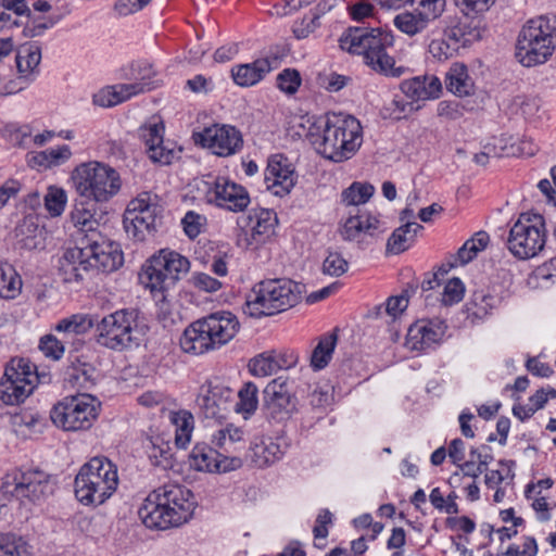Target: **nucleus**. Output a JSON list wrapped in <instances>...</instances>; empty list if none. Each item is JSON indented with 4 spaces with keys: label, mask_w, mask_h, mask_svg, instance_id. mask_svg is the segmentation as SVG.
Returning a JSON list of instances; mask_svg holds the SVG:
<instances>
[{
    "label": "nucleus",
    "mask_w": 556,
    "mask_h": 556,
    "mask_svg": "<svg viewBox=\"0 0 556 556\" xmlns=\"http://www.w3.org/2000/svg\"><path fill=\"white\" fill-rule=\"evenodd\" d=\"M194 508V496L189 489L164 484L149 494L138 514L147 528L165 530L186 523Z\"/></svg>",
    "instance_id": "f257e3e1"
},
{
    "label": "nucleus",
    "mask_w": 556,
    "mask_h": 556,
    "mask_svg": "<svg viewBox=\"0 0 556 556\" xmlns=\"http://www.w3.org/2000/svg\"><path fill=\"white\" fill-rule=\"evenodd\" d=\"M238 317L229 311L208 314L191 323L179 339L181 350L191 355H202L220 349L239 332Z\"/></svg>",
    "instance_id": "f03ea898"
},
{
    "label": "nucleus",
    "mask_w": 556,
    "mask_h": 556,
    "mask_svg": "<svg viewBox=\"0 0 556 556\" xmlns=\"http://www.w3.org/2000/svg\"><path fill=\"white\" fill-rule=\"evenodd\" d=\"M393 43V35L379 28H350L340 38V47L350 53L363 55L365 64L374 72L389 77H400L404 74L405 67L395 66L394 59L386 51Z\"/></svg>",
    "instance_id": "7ed1b4c3"
},
{
    "label": "nucleus",
    "mask_w": 556,
    "mask_h": 556,
    "mask_svg": "<svg viewBox=\"0 0 556 556\" xmlns=\"http://www.w3.org/2000/svg\"><path fill=\"white\" fill-rule=\"evenodd\" d=\"M313 143L326 159L340 163L350 160L363 143L361 122L349 114H331L327 116L323 134Z\"/></svg>",
    "instance_id": "20e7f679"
},
{
    "label": "nucleus",
    "mask_w": 556,
    "mask_h": 556,
    "mask_svg": "<svg viewBox=\"0 0 556 556\" xmlns=\"http://www.w3.org/2000/svg\"><path fill=\"white\" fill-rule=\"evenodd\" d=\"M76 193L81 199L80 205L106 203L122 188L119 173L109 164L89 161L77 165L71 175Z\"/></svg>",
    "instance_id": "39448f33"
},
{
    "label": "nucleus",
    "mask_w": 556,
    "mask_h": 556,
    "mask_svg": "<svg viewBox=\"0 0 556 556\" xmlns=\"http://www.w3.org/2000/svg\"><path fill=\"white\" fill-rule=\"evenodd\" d=\"M556 49V16L540 15L529 20L520 29L515 56L526 66L546 63Z\"/></svg>",
    "instance_id": "423d86ee"
},
{
    "label": "nucleus",
    "mask_w": 556,
    "mask_h": 556,
    "mask_svg": "<svg viewBox=\"0 0 556 556\" xmlns=\"http://www.w3.org/2000/svg\"><path fill=\"white\" fill-rule=\"evenodd\" d=\"M303 286L287 278L267 279L256 283L245 302L247 313L260 318L285 312L296 305Z\"/></svg>",
    "instance_id": "0eeeda50"
},
{
    "label": "nucleus",
    "mask_w": 556,
    "mask_h": 556,
    "mask_svg": "<svg viewBox=\"0 0 556 556\" xmlns=\"http://www.w3.org/2000/svg\"><path fill=\"white\" fill-rule=\"evenodd\" d=\"M117 485L116 466L105 457H93L76 475L74 492L83 505L98 506L113 495Z\"/></svg>",
    "instance_id": "6e6552de"
},
{
    "label": "nucleus",
    "mask_w": 556,
    "mask_h": 556,
    "mask_svg": "<svg viewBox=\"0 0 556 556\" xmlns=\"http://www.w3.org/2000/svg\"><path fill=\"white\" fill-rule=\"evenodd\" d=\"M96 332L100 345L121 352L140 344L143 327L139 323V312L125 308L104 316L97 324Z\"/></svg>",
    "instance_id": "1a4fd4ad"
},
{
    "label": "nucleus",
    "mask_w": 556,
    "mask_h": 556,
    "mask_svg": "<svg viewBox=\"0 0 556 556\" xmlns=\"http://www.w3.org/2000/svg\"><path fill=\"white\" fill-rule=\"evenodd\" d=\"M100 402L88 393L64 397L51 410L53 424L65 431L89 429L99 416Z\"/></svg>",
    "instance_id": "9d476101"
},
{
    "label": "nucleus",
    "mask_w": 556,
    "mask_h": 556,
    "mask_svg": "<svg viewBox=\"0 0 556 556\" xmlns=\"http://www.w3.org/2000/svg\"><path fill=\"white\" fill-rule=\"evenodd\" d=\"M161 211L160 198L156 194L139 193L128 203L124 213L123 224L128 237L140 242L152 237Z\"/></svg>",
    "instance_id": "9b49d317"
},
{
    "label": "nucleus",
    "mask_w": 556,
    "mask_h": 556,
    "mask_svg": "<svg viewBox=\"0 0 556 556\" xmlns=\"http://www.w3.org/2000/svg\"><path fill=\"white\" fill-rule=\"evenodd\" d=\"M189 269L190 262L187 257L173 250L162 249L144 267L147 285L151 291L163 292L173 288Z\"/></svg>",
    "instance_id": "f8f14e48"
},
{
    "label": "nucleus",
    "mask_w": 556,
    "mask_h": 556,
    "mask_svg": "<svg viewBox=\"0 0 556 556\" xmlns=\"http://www.w3.org/2000/svg\"><path fill=\"white\" fill-rule=\"evenodd\" d=\"M0 490L22 504L39 503L52 494L53 483L49 475L41 470H14L2 478Z\"/></svg>",
    "instance_id": "ddd939ff"
},
{
    "label": "nucleus",
    "mask_w": 556,
    "mask_h": 556,
    "mask_svg": "<svg viewBox=\"0 0 556 556\" xmlns=\"http://www.w3.org/2000/svg\"><path fill=\"white\" fill-rule=\"evenodd\" d=\"M37 374L25 358H12L0 380V401L5 405H18L34 391Z\"/></svg>",
    "instance_id": "4468645a"
},
{
    "label": "nucleus",
    "mask_w": 556,
    "mask_h": 556,
    "mask_svg": "<svg viewBox=\"0 0 556 556\" xmlns=\"http://www.w3.org/2000/svg\"><path fill=\"white\" fill-rule=\"evenodd\" d=\"M544 222L541 215L521 214L509 231L507 245L517 257L535 256L545 244Z\"/></svg>",
    "instance_id": "2eb2a0df"
},
{
    "label": "nucleus",
    "mask_w": 556,
    "mask_h": 556,
    "mask_svg": "<svg viewBox=\"0 0 556 556\" xmlns=\"http://www.w3.org/2000/svg\"><path fill=\"white\" fill-rule=\"evenodd\" d=\"M199 190L207 204L235 213L243 212L251 202L243 186L223 176L208 177L201 182Z\"/></svg>",
    "instance_id": "dca6fc26"
},
{
    "label": "nucleus",
    "mask_w": 556,
    "mask_h": 556,
    "mask_svg": "<svg viewBox=\"0 0 556 556\" xmlns=\"http://www.w3.org/2000/svg\"><path fill=\"white\" fill-rule=\"evenodd\" d=\"M276 224L275 212L266 208L253 210L248 216L238 219L240 232L237 236V244L248 249L265 242L274 233Z\"/></svg>",
    "instance_id": "f3484780"
},
{
    "label": "nucleus",
    "mask_w": 556,
    "mask_h": 556,
    "mask_svg": "<svg viewBox=\"0 0 556 556\" xmlns=\"http://www.w3.org/2000/svg\"><path fill=\"white\" fill-rule=\"evenodd\" d=\"M265 412L268 419L282 422L296 412L298 401L288 379L278 377L264 390Z\"/></svg>",
    "instance_id": "a211bd4d"
},
{
    "label": "nucleus",
    "mask_w": 556,
    "mask_h": 556,
    "mask_svg": "<svg viewBox=\"0 0 556 556\" xmlns=\"http://www.w3.org/2000/svg\"><path fill=\"white\" fill-rule=\"evenodd\" d=\"M86 253L91 261V270L114 271L123 265V252L115 242L106 240L101 232L85 239Z\"/></svg>",
    "instance_id": "6ab92c4d"
},
{
    "label": "nucleus",
    "mask_w": 556,
    "mask_h": 556,
    "mask_svg": "<svg viewBox=\"0 0 556 556\" xmlns=\"http://www.w3.org/2000/svg\"><path fill=\"white\" fill-rule=\"evenodd\" d=\"M189 465L197 471L227 472L241 467L242 460L238 456L224 455L216 447L201 442L193 446L189 455Z\"/></svg>",
    "instance_id": "aec40b11"
},
{
    "label": "nucleus",
    "mask_w": 556,
    "mask_h": 556,
    "mask_svg": "<svg viewBox=\"0 0 556 556\" xmlns=\"http://www.w3.org/2000/svg\"><path fill=\"white\" fill-rule=\"evenodd\" d=\"M384 230L383 224L377 216L354 207L341 224L340 235L345 241H355L361 244Z\"/></svg>",
    "instance_id": "412c9836"
},
{
    "label": "nucleus",
    "mask_w": 556,
    "mask_h": 556,
    "mask_svg": "<svg viewBox=\"0 0 556 556\" xmlns=\"http://www.w3.org/2000/svg\"><path fill=\"white\" fill-rule=\"evenodd\" d=\"M298 180L293 164L282 154H275L268 160L265 169L266 188L277 197L291 192Z\"/></svg>",
    "instance_id": "4be33fe9"
},
{
    "label": "nucleus",
    "mask_w": 556,
    "mask_h": 556,
    "mask_svg": "<svg viewBox=\"0 0 556 556\" xmlns=\"http://www.w3.org/2000/svg\"><path fill=\"white\" fill-rule=\"evenodd\" d=\"M446 329L441 319L418 320L408 328L405 346L410 351H426L442 341Z\"/></svg>",
    "instance_id": "5701e85b"
},
{
    "label": "nucleus",
    "mask_w": 556,
    "mask_h": 556,
    "mask_svg": "<svg viewBox=\"0 0 556 556\" xmlns=\"http://www.w3.org/2000/svg\"><path fill=\"white\" fill-rule=\"evenodd\" d=\"M199 136L201 144L218 156L231 155L242 146L241 135L232 126L214 125L205 128Z\"/></svg>",
    "instance_id": "b1692460"
},
{
    "label": "nucleus",
    "mask_w": 556,
    "mask_h": 556,
    "mask_svg": "<svg viewBox=\"0 0 556 556\" xmlns=\"http://www.w3.org/2000/svg\"><path fill=\"white\" fill-rule=\"evenodd\" d=\"M233 396V391L218 380L204 382L197 396V404L207 418L218 417L227 409Z\"/></svg>",
    "instance_id": "393cba45"
},
{
    "label": "nucleus",
    "mask_w": 556,
    "mask_h": 556,
    "mask_svg": "<svg viewBox=\"0 0 556 556\" xmlns=\"http://www.w3.org/2000/svg\"><path fill=\"white\" fill-rule=\"evenodd\" d=\"M90 270L85 239H80V245L66 249L59 260V274L66 283L83 281Z\"/></svg>",
    "instance_id": "a878e982"
},
{
    "label": "nucleus",
    "mask_w": 556,
    "mask_h": 556,
    "mask_svg": "<svg viewBox=\"0 0 556 556\" xmlns=\"http://www.w3.org/2000/svg\"><path fill=\"white\" fill-rule=\"evenodd\" d=\"M163 132L164 125L159 121H151L139 129L149 157L155 163L166 165L175 157V150L164 143Z\"/></svg>",
    "instance_id": "bb28decb"
},
{
    "label": "nucleus",
    "mask_w": 556,
    "mask_h": 556,
    "mask_svg": "<svg viewBox=\"0 0 556 556\" xmlns=\"http://www.w3.org/2000/svg\"><path fill=\"white\" fill-rule=\"evenodd\" d=\"M401 90L413 102L428 101L440 97L442 84L434 75L416 76L402 81Z\"/></svg>",
    "instance_id": "cd10ccee"
},
{
    "label": "nucleus",
    "mask_w": 556,
    "mask_h": 556,
    "mask_svg": "<svg viewBox=\"0 0 556 556\" xmlns=\"http://www.w3.org/2000/svg\"><path fill=\"white\" fill-rule=\"evenodd\" d=\"M277 65V59H257L252 63L236 65L231 68L233 81L241 87H251L261 81Z\"/></svg>",
    "instance_id": "c85d7f7f"
},
{
    "label": "nucleus",
    "mask_w": 556,
    "mask_h": 556,
    "mask_svg": "<svg viewBox=\"0 0 556 556\" xmlns=\"http://www.w3.org/2000/svg\"><path fill=\"white\" fill-rule=\"evenodd\" d=\"M41 48L37 42H26L18 47L15 62L20 79L26 83L34 81L39 74Z\"/></svg>",
    "instance_id": "c756f323"
},
{
    "label": "nucleus",
    "mask_w": 556,
    "mask_h": 556,
    "mask_svg": "<svg viewBox=\"0 0 556 556\" xmlns=\"http://www.w3.org/2000/svg\"><path fill=\"white\" fill-rule=\"evenodd\" d=\"M144 92L143 84H118L100 89L93 94V104L101 108H111L131 97Z\"/></svg>",
    "instance_id": "7c9ffc66"
},
{
    "label": "nucleus",
    "mask_w": 556,
    "mask_h": 556,
    "mask_svg": "<svg viewBox=\"0 0 556 556\" xmlns=\"http://www.w3.org/2000/svg\"><path fill=\"white\" fill-rule=\"evenodd\" d=\"M212 444L224 455L235 454L245 446V431L233 424H228L212 434Z\"/></svg>",
    "instance_id": "2f4dec72"
},
{
    "label": "nucleus",
    "mask_w": 556,
    "mask_h": 556,
    "mask_svg": "<svg viewBox=\"0 0 556 556\" xmlns=\"http://www.w3.org/2000/svg\"><path fill=\"white\" fill-rule=\"evenodd\" d=\"M293 364L294 359L288 358L276 351H267L256 355L249 362V370L255 377H267Z\"/></svg>",
    "instance_id": "473e14b6"
},
{
    "label": "nucleus",
    "mask_w": 556,
    "mask_h": 556,
    "mask_svg": "<svg viewBox=\"0 0 556 556\" xmlns=\"http://www.w3.org/2000/svg\"><path fill=\"white\" fill-rule=\"evenodd\" d=\"M285 454V446L277 439L261 438L250 447L251 462L260 468L279 460Z\"/></svg>",
    "instance_id": "72a5a7b5"
},
{
    "label": "nucleus",
    "mask_w": 556,
    "mask_h": 556,
    "mask_svg": "<svg viewBox=\"0 0 556 556\" xmlns=\"http://www.w3.org/2000/svg\"><path fill=\"white\" fill-rule=\"evenodd\" d=\"M446 89L458 96H469L473 90V80L468 74V68L463 63H454L445 74Z\"/></svg>",
    "instance_id": "f704fd0d"
},
{
    "label": "nucleus",
    "mask_w": 556,
    "mask_h": 556,
    "mask_svg": "<svg viewBox=\"0 0 556 556\" xmlns=\"http://www.w3.org/2000/svg\"><path fill=\"white\" fill-rule=\"evenodd\" d=\"M422 229V226L415 222H407L396 228L387 242V251L392 254H400L406 251L415 241V238Z\"/></svg>",
    "instance_id": "c9c22d12"
},
{
    "label": "nucleus",
    "mask_w": 556,
    "mask_h": 556,
    "mask_svg": "<svg viewBox=\"0 0 556 556\" xmlns=\"http://www.w3.org/2000/svg\"><path fill=\"white\" fill-rule=\"evenodd\" d=\"M71 156V148L63 144L31 154L28 159V164L34 168L46 169L64 164Z\"/></svg>",
    "instance_id": "e433bc0d"
},
{
    "label": "nucleus",
    "mask_w": 556,
    "mask_h": 556,
    "mask_svg": "<svg viewBox=\"0 0 556 556\" xmlns=\"http://www.w3.org/2000/svg\"><path fill=\"white\" fill-rule=\"evenodd\" d=\"M170 421L175 428V443L178 447H186L190 442L194 428V419L190 412L179 410L170 413Z\"/></svg>",
    "instance_id": "4c0bfd02"
},
{
    "label": "nucleus",
    "mask_w": 556,
    "mask_h": 556,
    "mask_svg": "<svg viewBox=\"0 0 556 556\" xmlns=\"http://www.w3.org/2000/svg\"><path fill=\"white\" fill-rule=\"evenodd\" d=\"M22 290V279L16 270L7 263L0 262V296L15 299Z\"/></svg>",
    "instance_id": "58836bf2"
},
{
    "label": "nucleus",
    "mask_w": 556,
    "mask_h": 556,
    "mask_svg": "<svg viewBox=\"0 0 556 556\" xmlns=\"http://www.w3.org/2000/svg\"><path fill=\"white\" fill-rule=\"evenodd\" d=\"M33 547L14 533L0 534V556H31Z\"/></svg>",
    "instance_id": "ea45409f"
},
{
    "label": "nucleus",
    "mask_w": 556,
    "mask_h": 556,
    "mask_svg": "<svg viewBox=\"0 0 556 556\" xmlns=\"http://www.w3.org/2000/svg\"><path fill=\"white\" fill-rule=\"evenodd\" d=\"M430 22L417 12H402L394 16L393 24L402 33L408 36H415L424 31Z\"/></svg>",
    "instance_id": "a19ab883"
},
{
    "label": "nucleus",
    "mask_w": 556,
    "mask_h": 556,
    "mask_svg": "<svg viewBox=\"0 0 556 556\" xmlns=\"http://www.w3.org/2000/svg\"><path fill=\"white\" fill-rule=\"evenodd\" d=\"M336 344L337 336L334 333L325 334L320 338L311 357V364L315 369L319 370L328 365L334 351Z\"/></svg>",
    "instance_id": "79ce46f5"
},
{
    "label": "nucleus",
    "mask_w": 556,
    "mask_h": 556,
    "mask_svg": "<svg viewBox=\"0 0 556 556\" xmlns=\"http://www.w3.org/2000/svg\"><path fill=\"white\" fill-rule=\"evenodd\" d=\"M93 327V321L88 315L75 314L61 319L54 327L55 331L67 336L84 334Z\"/></svg>",
    "instance_id": "37998d69"
},
{
    "label": "nucleus",
    "mask_w": 556,
    "mask_h": 556,
    "mask_svg": "<svg viewBox=\"0 0 556 556\" xmlns=\"http://www.w3.org/2000/svg\"><path fill=\"white\" fill-rule=\"evenodd\" d=\"M155 75L153 66L150 62L144 60H139L132 62L127 72L125 73V78L135 80L132 84H143L144 92L154 88L152 77Z\"/></svg>",
    "instance_id": "c03bdc74"
},
{
    "label": "nucleus",
    "mask_w": 556,
    "mask_h": 556,
    "mask_svg": "<svg viewBox=\"0 0 556 556\" xmlns=\"http://www.w3.org/2000/svg\"><path fill=\"white\" fill-rule=\"evenodd\" d=\"M258 389L253 382H245L238 391L236 412L248 416L252 415L258 406Z\"/></svg>",
    "instance_id": "a18cd8bd"
},
{
    "label": "nucleus",
    "mask_w": 556,
    "mask_h": 556,
    "mask_svg": "<svg viewBox=\"0 0 556 556\" xmlns=\"http://www.w3.org/2000/svg\"><path fill=\"white\" fill-rule=\"evenodd\" d=\"M500 300L484 291H476L472 294L468 311L475 318L482 319L486 317L498 304Z\"/></svg>",
    "instance_id": "49530a36"
},
{
    "label": "nucleus",
    "mask_w": 556,
    "mask_h": 556,
    "mask_svg": "<svg viewBox=\"0 0 556 556\" xmlns=\"http://www.w3.org/2000/svg\"><path fill=\"white\" fill-rule=\"evenodd\" d=\"M375 188L367 182H353L341 194L342 202L345 205L357 206L366 203L374 194Z\"/></svg>",
    "instance_id": "de8ad7c7"
},
{
    "label": "nucleus",
    "mask_w": 556,
    "mask_h": 556,
    "mask_svg": "<svg viewBox=\"0 0 556 556\" xmlns=\"http://www.w3.org/2000/svg\"><path fill=\"white\" fill-rule=\"evenodd\" d=\"M72 222L74 226L84 233L81 239L92 237L93 232H99V222L94 218V213L86 207H79L76 205L72 212Z\"/></svg>",
    "instance_id": "09e8293b"
},
{
    "label": "nucleus",
    "mask_w": 556,
    "mask_h": 556,
    "mask_svg": "<svg viewBox=\"0 0 556 556\" xmlns=\"http://www.w3.org/2000/svg\"><path fill=\"white\" fill-rule=\"evenodd\" d=\"M407 4L415 8V12L428 22L439 18L445 10L446 0H406Z\"/></svg>",
    "instance_id": "8fccbe9b"
},
{
    "label": "nucleus",
    "mask_w": 556,
    "mask_h": 556,
    "mask_svg": "<svg viewBox=\"0 0 556 556\" xmlns=\"http://www.w3.org/2000/svg\"><path fill=\"white\" fill-rule=\"evenodd\" d=\"M45 206L52 217L60 216L66 206L67 195L64 189L50 186L43 197Z\"/></svg>",
    "instance_id": "3c124183"
},
{
    "label": "nucleus",
    "mask_w": 556,
    "mask_h": 556,
    "mask_svg": "<svg viewBox=\"0 0 556 556\" xmlns=\"http://www.w3.org/2000/svg\"><path fill=\"white\" fill-rule=\"evenodd\" d=\"M307 399L313 410L325 413L333 402V388L329 384L316 386Z\"/></svg>",
    "instance_id": "603ef678"
},
{
    "label": "nucleus",
    "mask_w": 556,
    "mask_h": 556,
    "mask_svg": "<svg viewBox=\"0 0 556 556\" xmlns=\"http://www.w3.org/2000/svg\"><path fill=\"white\" fill-rule=\"evenodd\" d=\"M149 457L153 465L163 469L173 467V452L168 443L163 442L160 438L152 441V447Z\"/></svg>",
    "instance_id": "864d4df0"
},
{
    "label": "nucleus",
    "mask_w": 556,
    "mask_h": 556,
    "mask_svg": "<svg viewBox=\"0 0 556 556\" xmlns=\"http://www.w3.org/2000/svg\"><path fill=\"white\" fill-rule=\"evenodd\" d=\"M41 229L33 222L24 220L17 228V236H27L21 239L22 245L28 250L37 249L41 245Z\"/></svg>",
    "instance_id": "5fc2aeb1"
},
{
    "label": "nucleus",
    "mask_w": 556,
    "mask_h": 556,
    "mask_svg": "<svg viewBox=\"0 0 556 556\" xmlns=\"http://www.w3.org/2000/svg\"><path fill=\"white\" fill-rule=\"evenodd\" d=\"M498 465L502 469L491 470L485 473V484L488 488H495L506 479H513L515 477L513 467L515 466L514 460H500Z\"/></svg>",
    "instance_id": "6e6d98bb"
},
{
    "label": "nucleus",
    "mask_w": 556,
    "mask_h": 556,
    "mask_svg": "<svg viewBox=\"0 0 556 556\" xmlns=\"http://www.w3.org/2000/svg\"><path fill=\"white\" fill-rule=\"evenodd\" d=\"M181 224L186 235L190 239H194L201 233L202 229L206 225V217L193 211H189L182 218Z\"/></svg>",
    "instance_id": "4d7b16f0"
},
{
    "label": "nucleus",
    "mask_w": 556,
    "mask_h": 556,
    "mask_svg": "<svg viewBox=\"0 0 556 556\" xmlns=\"http://www.w3.org/2000/svg\"><path fill=\"white\" fill-rule=\"evenodd\" d=\"M39 350L46 357L60 359L65 351L64 344L53 334H46L39 341Z\"/></svg>",
    "instance_id": "13d9d810"
},
{
    "label": "nucleus",
    "mask_w": 556,
    "mask_h": 556,
    "mask_svg": "<svg viewBox=\"0 0 556 556\" xmlns=\"http://www.w3.org/2000/svg\"><path fill=\"white\" fill-rule=\"evenodd\" d=\"M465 293V286L458 278H453L447 281L442 293V303L444 305H453L463 300Z\"/></svg>",
    "instance_id": "bf43d9fd"
},
{
    "label": "nucleus",
    "mask_w": 556,
    "mask_h": 556,
    "mask_svg": "<svg viewBox=\"0 0 556 556\" xmlns=\"http://www.w3.org/2000/svg\"><path fill=\"white\" fill-rule=\"evenodd\" d=\"M429 53L439 62H444L452 59L457 53V50L442 37L431 40L429 43Z\"/></svg>",
    "instance_id": "052dcab7"
},
{
    "label": "nucleus",
    "mask_w": 556,
    "mask_h": 556,
    "mask_svg": "<svg viewBox=\"0 0 556 556\" xmlns=\"http://www.w3.org/2000/svg\"><path fill=\"white\" fill-rule=\"evenodd\" d=\"M301 85V77L298 71L286 68L277 76L278 88L289 94L294 93Z\"/></svg>",
    "instance_id": "680f3d73"
},
{
    "label": "nucleus",
    "mask_w": 556,
    "mask_h": 556,
    "mask_svg": "<svg viewBox=\"0 0 556 556\" xmlns=\"http://www.w3.org/2000/svg\"><path fill=\"white\" fill-rule=\"evenodd\" d=\"M348 269V262L337 252H330L325 258L323 270L330 276H341Z\"/></svg>",
    "instance_id": "e2e57ef3"
},
{
    "label": "nucleus",
    "mask_w": 556,
    "mask_h": 556,
    "mask_svg": "<svg viewBox=\"0 0 556 556\" xmlns=\"http://www.w3.org/2000/svg\"><path fill=\"white\" fill-rule=\"evenodd\" d=\"M504 139H495L494 144L488 143L484 146L483 151L475 154L473 161L479 165H486L490 157H501L504 155L506 146H503Z\"/></svg>",
    "instance_id": "0e129e2a"
},
{
    "label": "nucleus",
    "mask_w": 556,
    "mask_h": 556,
    "mask_svg": "<svg viewBox=\"0 0 556 556\" xmlns=\"http://www.w3.org/2000/svg\"><path fill=\"white\" fill-rule=\"evenodd\" d=\"M30 129L28 126L8 125L4 129V136L15 147H26L27 140L30 138Z\"/></svg>",
    "instance_id": "69168bd1"
},
{
    "label": "nucleus",
    "mask_w": 556,
    "mask_h": 556,
    "mask_svg": "<svg viewBox=\"0 0 556 556\" xmlns=\"http://www.w3.org/2000/svg\"><path fill=\"white\" fill-rule=\"evenodd\" d=\"M513 105L526 118L532 117L540 109V101L534 97L517 96L514 98Z\"/></svg>",
    "instance_id": "338daca9"
},
{
    "label": "nucleus",
    "mask_w": 556,
    "mask_h": 556,
    "mask_svg": "<svg viewBox=\"0 0 556 556\" xmlns=\"http://www.w3.org/2000/svg\"><path fill=\"white\" fill-rule=\"evenodd\" d=\"M191 285L205 292H215L222 288V282L205 273H194L190 279Z\"/></svg>",
    "instance_id": "774afa93"
}]
</instances>
